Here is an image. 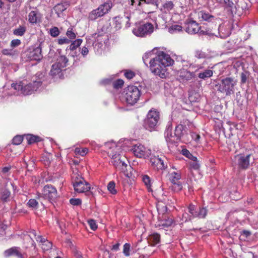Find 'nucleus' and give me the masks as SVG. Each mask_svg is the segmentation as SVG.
Here are the masks:
<instances>
[{
    "instance_id": "obj_1",
    "label": "nucleus",
    "mask_w": 258,
    "mask_h": 258,
    "mask_svg": "<svg viewBox=\"0 0 258 258\" xmlns=\"http://www.w3.org/2000/svg\"><path fill=\"white\" fill-rule=\"evenodd\" d=\"M174 60L170 55L163 51L160 52L150 61V69L152 73L161 78L167 76V67L172 66Z\"/></svg>"
},
{
    "instance_id": "obj_2",
    "label": "nucleus",
    "mask_w": 258,
    "mask_h": 258,
    "mask_svg": "<svg viewBox=\"0 0 258 258\" xmlns=\"http://www.w3.org/2000/svg\"><path fill=\"white\" fill-rule=\"evenodd\" d=\"M222 5L231 15L240 16L248 10L249 3L248 0H216Z\"/></svg>"
},
{
    "instance_id": "obj_3",
    "label": "nucleus",
    "mask_w": 258,
    "mask_h": 258,
    "mask_svg": "<svg viewBox=\"0 0 258 258\" xmlns=\"http://www.w3.org/2000/svg\"><path fill=\"white\" fill-rule=\"evenodd\" d=\"M237 84V81L233 77H226L220 79L219 83L216 85V88L218 92L230 96L235 91V88Z\"/></svg>"
},
{
    "instance_id": "obj_4",
    "label": "nucleus",
    "mask_w": 258,
    "mask_h": 258,
    "mask_svg": "<svg viewBox=\"0 0 258 258\" xmlns=\"http://www.w3.org/2000/svg\"><path fill=\"white\" fill-rule=\"evenodd\" d=\"M57 196V192L56 188L51 184H47L43 187L42 194H39L38 195L37 199L41 204L44 206L43 200L48 199V200L52 203L53 202L55 201Z\"/></svg>"
},
{
    "instance_id": "obj_5",
    "label": "nucleus",
    "mask_w": 258,
    "mask_h": 258,
    "mask_svg": "<svg viewBox=\"0 0 258 258\" xmlns=\"http://www.w3.org/2000/svg\"><path fill=\"white\" fill-rule=\"evenodd\" d=\"M111 157V164L117 169L127 175V163L128 162L126 158L122 155L115 153L109 155Z\"/></svg>"
},
{
    "instance_id": "obj_6",
    "label": "nucleus",
    "mask_w": 258,
    "mask_h": 258,
    "mask_svg": "<svg viewBox=\"0 0 258 258\" xmlns=\"http://www.w3.org/2000/svg\"><path fill=\"white\" fill-rule=\"evenodd\" d=\"M124 98L128 104L133 105L139 100L141 93L139 89L134 86H128L124 91Z\"/></svg>"
},
{
    "instance_id": "obj_7",
    "label": "nucleus",
    "mask_w": 258,
    "mask_h": 258,
    "mask_svg": "<svg viewBox=\"0 0 258 258\" xmlns=\"http://www.w3.org/2000/svg\"><path fill=\"white\" fill-rule=\"evenodd\" d=\"M112 7L111 2H107L100 5L97 9L93 10L89 14V19L93 21L107 13Z\"/></svg>"
},
{
    "instance_id": "obj_8",
    "label": "nucleus",
    "mask_w": 258,
    "mask_h": 258,
    "mask_svg": "<svg viewBox=\"0 0 258 258\" xmlns=\"http://www.w3.org/2000/svg\"><path fill=\"white\" fill-rule=\"evenodd\" d=\"M160 114L156 109H151L147 116L145 119V125L147 128L151 130L156 127L159 121Z\"/></svg>"
},
{
    "instance_id": "obj_9",
    "label": "nucleus",
    "mask_w": 258,
    "mask_h": 258,
    "mask_svg": "<svg viewBox=\"0 0 258 258\" xmlns=\"http://www.w3.org/2000/svg\"><path fill=\"white\" fill-rule=\"evenodd\" d=\"M251 155L239 154L234 157V162L239 170H246L251 164Z\"/></svg>"
},
{
    "instance_id": "obj_10",
    "label": "nucleus",
    "mask_w": 258,
    "mask_h": 258,
    "mask_svg": "<svg viewBox=\"0 0 258 258\" xmlns=\"http://www.w3.org/2000/svg\"><path fill=\"white\" fill-rule=\"evenodd\" d=\"M149 158L152 166L157 170H163L167 167V159L164 156H156L151 153Z\"/></svg>"
},
{
    "instance_id": "obj_11",
    "label": "nucleus",
    "mask_w": 258,
    "mask_h": 258,
    "mask_svg": "<svg viewBox=\"0 0 258 258\" xmlns=\"http://www.w3.org/2000/svg\"><path fill=\"white\" fill-rule=\"evenodd\" d=\"M169 180L172 183V190L175 192L181 190L182 185L179 180L181 178V172L179 170L172 171L169 174Z\"/></svg>"
},
{
    "instance_id": "obj_12",
    "label": "nucleus",
    "mask_w": 258,
    "mask_h": 258,
    "mask_svg": "<svg viewBox=\"0 0 258 258\" xmlns=\"http://www.w3.org/2000/svg\"><path fill=\"white\" fill-rule=\"evenodd\" d=\"M188 211L193 218L199 219L205 218L208 213V209L206 207H197L192 204L189 205Z\"/></svg>"
},
{
    "instance_id": "obj_13",
    "label": "nucleus",
    "mask_w": 258,
    "mask_h": 258,
    "mask_svg": "<svg viewBox=\"0 0 258 258\" xmlns=\"http://www.w3.org/2000/svg\"><path fill=\"white\" fill-rule=\"evenodd\" d=\"M154 31V26L150 23L141 25L133 30V33L137 36L144 37L150 35Z\"/></svg>"
},
{
    "instance_id": "obj_14",
    "label": "nucleus",
    "mask_w": 258,
    "mask_h": 258,
    "mask_svg": "<svg viewBox=\"0 0 258 258\" xmlns=\"http://www.w3.org/2000/svg\"><path fill=\"white\" fill-rule=\"evenodd\" d=\"M68 59L65 56H60L57 59L56 63L52 66L50 74L51 76L58 75L62 70L67 66Z\"/></svg>"
},
{
    "instance_id": "obj_15",
    "label": "nucleus",
    "mask_w": 258,
    "mask_h": 258,
    "mask_svg": "<svg viewBox=\"0 0 258 258\" xmlns=\"http://www.w3.org/2000/svg\"><path fill=\"white\" fill-rule=\"evenodd\" d=\"M102 36L101 34L95 33L92 34L91 36L88 37L87 38V45L82 48L81 54H82V55L85 56L88 54L89 52V46H90L91 45H93L95 42H102V40L101 39V37Z\"/></svg>"
},
{
    "instance_id": "obj_16",
    "label": "nucleus",
    "mask_w": 258,
    "mask_h": 258,
    "mask_svg": "<svg viewBox=\"0 0 258 258\" xmlns=\"http://www.w3.org/2000/svg\"><path fill=\"white\" fill-rule=\"evenodd\" d=\"M132 151L136 156L139 158L149 157L151 152L150 150L147 149L144 146L141 144L134 146Z\"/></svg>"
},
{
    "instance_id": "obj_17",
    "label": "nucleus",
    "mask_w": 258,
    "mask_h": 258,
    "mask_svg": "<svg viewBox=\"0 0 258 258\" xmlns=\"http://www.w3.org/2000/svg\"><path fill=\"white\" fill-rule=\"evenodd\" d=\"M41 86V82L40 81H34L33 83L23 86L21 93L25 95L31 94L38 90Z\"/></svg>"
},
{
    "instance_id": "obj_18",
    "label": "nucleus",
    "mask_w": 258,
    "mask_h": 258,
    "mask_svg": "<svg viewBox=\"0 0 258 258\" xmlns=\"http://www.w3.org/2000/svg\"><path fill=\"white\" fill-rule=\"evenodd\" d=\"M73 186L75 191L79 193L87 192L90 189V184L85 180L83 181H79V182L74 183Z\"/></svg>"
},
{
    "instance_id": "obj_19",
    "label": "nucleus",
    "mask_w": 258,
    "mask_h": 258,
    "mask_svg": "<svg viewBox=\"0 0 258 258\" xmlns=\"http://www.w3.org/2000/svg\"><path fill=\"white\" fill-rule=\"evenodd\" d=\"M27 56L30 60H40L42 57L41 48L40 47H37L29 51L27 53Z\"/></svg>"
},
{
    "instance_id": "obj_20",
    "label": "nucleus",
    "mask_w": 258,
    "mask_h": 258,
    "mask_svg": "<svg viewBox=\"0 0 258 258\" xmlns=\"http://www.w3.org/2000/svg\"><path fill=\"white\" fill-rule=\"evenodd\" d=\"M130 16H126L124 17H115L113 19V25L116 30H118L121 28V24L123 22H126V27H129L130 24L128 23Z\"/></svg>"
},
{
    "instance_id": "obj_21",
    "label": "nucleus",
    "mask_w": 258,
    "mask_h": 258,
    "mask_svg": "<svg viewBox=\"0 0 258 258\" xmlns=\"http://www.w3.org/2000/svg\"><path fill=\"white\" fill-rule=\"evenodd\" d=\"M196 14L200 21L210 22L214 19V16L204 11L197 12Z\"/></svg>"
},
{
    "instance_id": "obj_22",
    "label": "nucleus",
    "mask_w": 258,
    "mask_h": 258,
    "mask_svg": "<svg viewBox=\"0 0 258 258\" xmlns=\"http://www.w3.org/2000/svg\"><path fill=\"white\" fill-rule=\"evenodd\" d=\"M200 27L199 24L195 21H191L187 24L186 31L190 34L199 33Z\"/></svg>"
},
{
    "instance_id": "obj_23",
    "label": "nucleus",
    "mask_w": 258,
    "mask_h": 258,
    "mask_svg": "<svg viewBox=\"0 0 258 258\" xmlns=\"http://www.w3.org/2000/svg\"><path fill=\"white\" fill-rule=\"evenodd\" d=\"M41 17L37 10L32 11L28 15V21L31 24H36L40 21Z\"/></svg>"
},
{
    "instance_id": "obj_24",
    "label": "nucleus",
    "mask_w": 258,
    "mask_h": 258,
    "mask_svg": "<svg viewBox=\"0 0 258 258\" xmlns=\"http://www.w3.org/2000/svg\"><path fill=\"white\" fill-rule=\"evenodd\" d=\"M148 240L151 245H155L160 242V236L157 233H153L148 236Z\"/></svg>"
},
{
    "instance_id": "obj_25",
    "label": "nucleus",
    "mask_w": 258,
    "mask_h": 258,
    "mask_svg": "<svg viewBox=\"0 0 258 258\" xmlns=\"http://www.w3.org/2000/svg\"><path fill=\"white\" fill-rule=\"evenodd\" d=\"M164 135L167 142L172 143L177 141L176 137H175L174 134H172V129L169 126L166 129Z\"/></svg>"
},
{
    "instance_id": "obj_26",
    "label": "nucleus",
    "mask_w": 258,
    "mask_h": 258,
    "mask_svg": "<svg viewBox=\"0 0 258 258\" xmlns=\"http://www.w3.org/2000/svg\"><path fill=\"white\" fill-rule=\"evenodd\" d=\"M5 253L7 256L16 255L19 258L22 257V255L19 250V248L17 247H12L6 250Z\"/></svg>"
},
{
    "instance_id": "obj_27",
    "label": "nucleus",
    "mask_w": 258,
    "mask_h": 258,
    "mask_svg": "<svg viewBox=\"0 0 258 258\" xmlns=\"http://www.w3.org/2000/svg\"><path fill=\"white\" fill-rule=\"evenodd\" d=\"M172 224V219L170 218H166V216H165L164 219L159 221L157 226L163 228H167L171 226Z\"/></svg>"
},
{
    "instance_id": "obj_28",
    "label": "nucleus",
    "mask_w": 258,
    "mask_h": 258,
    "mask_svg": "<svg viewBox=\"0 0 258 258\" xmlns=\"http://www.w3.org/2000/svg\"><path fill=\"white\" fill-rule=\"evenodd\" d=\"M213 72L212 70L207 69L200 71L198 74V77L206 80L213 76Z\"/></svg>"
},
{
    "instance_id": "obj_29",
    "label": "nucleus",
    "mask_w": 258,
    "mask_h": 258,
    "mask_svg": "<svg viewBox=\"0 0 258 258\" xmlns=\"http://www.w3.org/2000/svg\"><path fill=\"white\" fill-rule=\"evenodd\" d=\"M40 240L38 241L42 243L41 247L44 250H48L51 248L52 244L51 242L48 241L42 236H38Z\"/></svg>"
},
{
    "instance_id": "obj_30",
    "label": "nucleus",
    "mask_w": 258,
    "mask_h": 258,
    "mask_svg": "<svg viewBox=\"0 0 258 258\" xmlns=\"http://www.w3.org/2000/svg\"><path fill=\"white\" fill-rule=\"evenodd\" d=\"M68 6L67 3H60L57 4L54 7V11L57 14L58 17H60V14L67 9Z\"/></svg>"
},
{
    "instance_id": "obj_31",
    "label": "nucleus",
    "mask_w": 258,
    "mask_h": 258,
    "mask_svg": "<svg viewBox=\"0 0 258 258\" xmlns=\"http://www.w3.org/2000/svg\"><path fill=\"white\" fill-rule=\"evenodd\" d=\"M184 127L182 124H178L175 127L174 135L175 137H176V140L180 139L181 137L184 135Z\"/></svg>"
},
{
    "instance_id": "obj_32",
    "label": "nucleus",
    "mask_w": 258,
    "mask_h": 258,
    "mask_svg": "<svg viewBox=\"0 0 258 258\" xmlns=\"http://www.w3.org/2000/svg\"><path fill=\"white\" fill-rule=\"evenodd\" d=\"M26 32V27L23 26H20L18 28L14 30L13 33L17 36H23Z\"/></svg>"
},
{
    "instance_id": "obj_33",
    "label": "nucleus",
    "mask_w": 258,
    "mask_h": 258,
    "mask_svg": "<svg viewBox=\"0 0 258 258\" xmlns=\"http://www.w3.org/2000/svg\"><path fill=\"white\" fill-rule=\"evenodd\" d=\"M40 203L39 200L37 199V197L36 199H32L29 200L27 204L29 207L34 209H36L38 207V203Z\"/></svg>"
},
{
    "instance_id": "obj_34",
    "label": "nucleus",
    "mask_w": 258,
    "mask_h": 258,
    "mask_svg": "<svg viewBox=\"0 0 258 258\" xmlns=\"http://www.w3.org/2000/svg\"><path fill=\"white\" fill-rule=\"evenodd\" d=\"M82 41L81 39H78L74 41L70 45V49L73 51L81 44Z\"/></svg>"
},
{
    "instance_id": "obj_35",
    "label": "nucleus",
    "mask_w": 258,
    "mask_h": 258,
    "mask_svg": "<svg viewBox=\"0 0 258 258\" xmlns=\"http://www.w3.org/2000/svg\"><path fill=\"white\" fill-rule=\"evenodd\" d=\"M4 55L13 56L15 55H18V52L17 50H14L13 49H4L2 51Z\"/></svg>"
},
{
    "instance_id": "obj_36",
    "label": "nucleus",
    "mask_w": 258,
    "mask_h": 258,
    "mask_svg": "<svg viewBox=\"0 0 258 258\" xmlns=\"http://www.w3.org/2000/svg\"><path fill=\"white\" fill-rule=\"evenodd\" d=\"M26 139L28 144H31L40 141V138L38 136H33L32 135H28L26 137Z\"/></svg>"
},
{
    "instance_id": "obj_37",
    "label": "nucleus",
    "mask_w": 258,
    "mask_h": 258,
    "mask_svg": "<svg viewBox=\"0 0 258 258\" xmlns=\"http://www.w3.org/2000/svg\"><path fill=\"white\" fill-rule=\"evenodd\" d=\"M249 77V73L248 72L245 71L240 74V83L241 85L246 83Z\"/></svg>"
},
{
    "instance_id": "obj_38",
    "label": "nucleus",
    "mask_w": 258,
    "mask_h": 258,
    "mask_svg": "<svg viewBox=\"0 0 258 258\" xmlns=\"http://www.w3.org/2000/svg\"><path fill=\"white\" fill-rule=\"evenodd\" d=\"M182 30V27L179 25H173L169 28V32L171 33H175Z\"/></svg>"
},
{
    "instance_id": "obj_39",
    "label": "nucleus",
    "mask_w": 258,
    "mask_h": 258,
    "mask_svg": "<svg viewBox=\"0 0 258 258\" xmlns=\"http://www.w3.org/2000/svg\"><path fill=\"white\" fill-rule=\"evenodd\" d=\"M115 184L114 181H110L107 185L108 190L113 195H115L117 193V191L115 189Z\"/></svg>"
},
{
    "instance_id": "obj_40",
    "label": "nucleus",
    "mask_w": 258,
    "mask_h": 258,
    "mask_svg": "<svg viewBox=\"0 0 258 258\" xmlns=\"http://www.w3.org/2000/svg\"><path fill=\"white\" fill-rule=\"evenodd\" d=\"M29 233L30 234H29V235L27 237H29L30 238L31 244L32 246H33L34 244V240H33V239H32V236H33L36 239V240L37 241H38L40 240V239L38 238V236H40L37 235L36 232L35 230H32L31 231H30L29 232Z\"/></svg>"
},
{
    "instance_id": "obj_41",
    "label": "nucleus",
    "mask_w": 258,
    "mask_h": 258,
    "mask_svg": "<svg viewBox=\"0 0 258 258\" xmlns=\"http://www.w3.org/2000/svg\"><path fill=\"white\" fill-rule=\"evenodd\" d=\"M60 31L56 27H53L49 30L50 35L53 37H56L59 35Z\"/></svg>"
},
{
    "instance_id": "obj_42",
    "label": "nucleus",
    "mask_w": 258,
    "mask_h": 258,
    "mask_svg": "<svg viewBox=\"0 0 258 258\" xmlns=\"http://www.w3.org/2000/svg\"><path fill=\"white\" fill-rule=\"evenodd\" d=\"M85 180L78 173H74V175L73 177V184L74 183H77L80 181H83Z\"/></svg>"
},
{
    "instance_id": "obj_43",
    "label": "nucleus",
    "mask_w": 258,
    "mask_h": 258,
    "mask_svg": "<svg viewBox=\"0 0 258 258\" xmlns=\"http://www.w3.org/2000/svg\"><path fill=\"white\" fill-rule=\"evenodd\" d=\"M88 151V150L87 148H83L81 149L79 148H76L75 149V152L76 154L80 155L82 156H83L87 153Z\"/></svg>"
},
{
    "instance_id": "obj_44",
    "label": "nucleus",
    "mask_w": 258,
    "mask_h": 258,
    "mask_svg": "<svg viewBox=\"0 0 258 258\" xmlns=\"http://www.w3.org/2000/svg\"><path fill=\"white\" fill-rule=\"evenodd\" d=\"M142 180L149 189L151 186V180L149 176L147 175H143L142 177Z\"/></svg>"
},
{
    "instance_id": "obj_45",
    "label": "nucleus",
    "mask_w": 258,
    "mask_h": 258,
    "mask_svg": "<svg viewBox=\"0 0 258 258\" xmlns=\"http://www.w3.org/2000/svg\"><path fill=\"white\" fill-rule=\"evenodd\" d=\"M23 141V137L21 136H15L13 140L12 143L13 144L16 145H20Z\"/></svg>"
},
{
    "instance_id": "obj_46",
    "label": "nucleus",
    "mask_w": 258,
    "mask_h": 258,
    "mask_svg": "<svg viewBox=\"0 0 258 258\" xmlns=\"http://www.w3.org/2000/svg\"><path fill=\"white\" fill-rule=\"evenodd\" d=\"M124 82L121 79H118L113 83V87L115 89H119L122 87Z\"/></svg>"
},
{
    "instance_id": "obj_47",
    "label": "nucleus",
    "mask_w": 258,
    "mask_h": 258,
    "mask_svg": "<svg viewBox=\"0 0 258 258\" xmlns=\"http://www.w3.org/2000/svg\"><path fill=\"white\" fill-rule=\"evenodd\" d=\"M66 34L67 36L71 39H74L76 37V34L74 32L73 28H69L68 29Z\"/></svg>"
},
{
    "instance_id": "obj_48",
    "label": "nucleus",
    "mask_w": 258,
    "mask_h": 258,
    "mask_svg": "<svg viewBox=\"0 0 258 258\" xmlns=\"http://www.w3.org/2000/svg\"><path fill=\"white\" fill-rule=\"evenodd\" d=\"M130 244L127 243H125L123 245V253L126 256L130 255Z\"/></svg>"
},
{
    "instance_id": "obj_49",
    "label": "nucleus",
    "mask_w": 258,
    "mask_h": 258,
    "mask_svg": "<svg viewBox=\"0 0 258 258\" xmlns=\"http://www.w3.org/2000/svg\"><path fill=\"white\" fill-rule=\"evenodd\" d=\"M10 196V192L7 189H4L2 192L1 199L4 201H6L7 199Z\"/></svg>"
},
{
    "instance_id": "obj_50",
    "label": "nucleus",
    "mask_w": 258,
    "mask_h": 258,
    "mask_svg": "<svg viewBox=\"0 0 258 258\" xmlns=\"http://www.w3.org/2000/svg\"><path fill=\"white\" fill-rule=\"evenodd\" d=\"M11 86L15 90L21 91V92H22L23 85V84H22L21 82H20L19 83H13L12 84Z\"/></svg>"
},
{
    "instance_id": "obj_51",
    "label": "nucleus",
    "mask_w": 258,
    "mask_h": 258,
    "mask_svg": "<svg viewBox=\"0 0 258 258\" xmlns=\"http://www.w3.org/2000/svg\"><path fill=\"white\" fill-rule=\"evenodd\" d=\"M21 43V41L20 40L18 39H14L12 40L10 46L12 48H13L20 45Z\"/></svg>"
},
{
    "instance_id": "obj_52",
    "label": "nucleus",
    "mask_w": 258,
    "mask_h": 258,
    "mask_svg": "<svg viewBox=\"0 0 258 258\" xmlns=\"http://www.w3.org/2000/svg\"><path fill=\"white\" fill-rule=\"evenodd\" d=\"M88 222L90 226V228L92 230L94 231L97 229V226L96 225V223L95 220H94L93 219H91V220H88Z\"/></svg>"
},
{
    "instance_id": "obj_53",
    "label": "nucleus",
    "mask_w": 258,
    "mask_h": 258,
    "mask_svg": "<svg viewBox=\"0 0 258 258\" xmlns=\"http://www.w3.org/2000/svg\"><path fill=\"white\" fill-rule=\"evenodd\" d=\"M251 233L250 231L248 230H243L241 232V234L240 235L241 238L245 240V238L248 237Z\"/></svg>"
},
{
    "instance_id": "obj_54",
    "label": "nucleus",
    "mask_w": 258,
    "mask_h": 258,
    "mask_svg": "<svg viewBox=\"0 0 258 258\" xmlns=\"http://www.w3.org/2000/svg\"><path fill=\"white\" fill-rule=\"evenodd\" d=\"M164 9H167L168 11H170L173 8L174 5L172 2H167L165 3L163 5Z\"/></svg>"
},
{
    "instance_id": "obj_55",
    "label": "nucleus",
    "mask_w": 258,
    "mask_h": 258,
    "mask_svg": "<svg viewBox=\"0 0 258 258\" xmlns=\"http://www.w3.org/2000/svg\"><path fill=\"white\" fill-rule=\"evenodd\" d=\"M70 203L74 206H78L81 205V200L80 199H71L70 200Z\"/></svg>"
},
{
    "instance_id": "obj_56",
    "label": "nucleus",
    "mask_w": 258,
    "mask_h": 258,
    "mask_svg": "<svg viewBox=\"0 0 258 258\" xmlns=\"http://www.w3.org/2000/svg\"><path fill=\"white\" fill-rule=\"evenodd\" d=\"M70 42L71 41L66 37H63L58 39V43L60 45L69 44Z\"/></svg>"
},
{
    "instance_id": "obj_57",
    "label": "nucleus",
    "mask_w": 258,
    "mask_h": 258,
    "mask_svg": "<svg viewBox=\"0 0 258 258\" xmlns=\"http://www.w3.org/2000/svg\"><path fill=\"white\" fill-rule=\"evenodd\" d=\"M195 56L198 58H204L206 56L205 53L201 50H197L195 52Z\"/></svg>"
},
{
    "instance_id": "obj_58",
    "label": "nucleus",
    "mask_w": 258,
    "mask_h": 258,
    "mask_svg": "<svg viewBox=\"0 0 258 258\" xmlns=\"http://www.w3.org/2000/svg\"><path fill=\"white\" fill-rule=\"evenodd\" d=\"M190 166L195 170H198L200 168L199 164L195 160L190 163Z\"/></svg>"
},
{
    "instance_id": "obj_59",
    "label": "nucleus",
    "mask_w": 258,
    "mask_h": 258,
    "mask_svg": "<svg viewBox=\"0 0 258 258\" xmlns=\"http://www.w3.org/2000/svg\"><path fill=\"white\" fill-rule=\"evenodd\" d=\"M135 73L132 71H127L125 73L124 76L128 79H131L135 76Z\"/></svg>"
},
{
    "instance_id": "obj_60",
    "label": "nucleus",
    "mask_w": 258,
    "mask_h": 258,
    "mask_svg": "<svg viewBox=\"0 0 258 258\" xmlns=\"http://www.w3.org/2000/svg\"><path fill=\"white\" fill-rule=\"evenodd\" d=\"M199 33L200 34H203V35H208V36H212V35H213L214 34L211 32H210L209 30H201L199 31Z\"/></svg>"
},
{
    "instance_id": "obj_61",
    "label": "nucleus",
    "mask_w": 258,
    "mask_h": 258,
    "mask_svg": "<svg viewBox=\"0 0 258 258\" xmlns=\"http://www.w3.org/2000/svg\"><path fill=\"white\" fill-rule=\"evenodd\" d=\"M142 2H143L142 0H131V4L132 6L137 5L140 6Z\"/></svg>"
},
{
    "instance_id": "obj_62",
    "label": "nucleus",
    "mask_w": 258,
    "mask_h": 258,
    "mask_svg": "<svg viewBox=\"0 0 258 258\" xmlns=\"http://www.w3.org/2000/svg\"><path fill=\"white\" fill-rule=\"evenodd\" d=\"M191 136L196 142H199L200 139L201 138L200 136L198 134H196L194 133H191Z\"/></svg>"
},
{
    "instance_id": "obj_63",
    "label": "nucleus",
    "mask_w": 258,
    "mask_h": 258,
    "mask_svg": "<svg viewBox=\"0 0 258 258\" xmlns=\"http://www.w3.org/2000/svg\"><path fill=\"white\" fill-rule=\"evenodd\" d=\"M143 2L147 4L156 5L158 0H142Z\"/></svg>"
},
{
    "instance_id": "obj_64",
    "label": "nucleus",
    "mask_w": 258,
    "mask_h": 258,
    "mask_svg": "<svg viewBox=\"0 0 258 258\" xmlns=\"http://www.w3.org/2000/svg\"><path fill=\"white\" fill-rule=\"evenodd\" d=\"M150 54H151V52L146 53L143 56V61H144L145 63H146L145 60L149 58V57L150 56Z\"/></svg>"
}]
</instances>
